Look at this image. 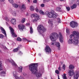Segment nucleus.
<instances>
[{
	"mask_svg": "<svg viewBox=\"0 0 79 79\" xmlns=\"http://www.w3.org/2000/svg\"><path fill=\"white\" fill-rule=\"evenodd\" d=\"M36 11V12H39V9H38V8H36L35 9Z\"/></svg>",
	"mask_w": 79,
	"mask_h": 79,
	"instance_id": "40",
	"label": "nucleus"
},
{
	"mask_svg": "<svg viewBox=\"0 0 79 79\" xmlns=\"http://www.w3.org/2000/svg\"><path fill=\"white\" fill-rule=\"evenodd\" d=\"M60 1H61V2H62V1H63V0H60Z\"/></svg>",
	"mask_w": 79,
	"mask_h": 79,
	"instance_id": "62",
	"label": "nucleus"
},
{
	"mask_svg": "<svg viewBox=\"0 0 79 79\" xmlns=\"http://www.w3.org/2000/svg\"><path fill=\"white\" fill-rule=\"evenodd\" d=\"M59 40L60 41V42L62 43L63 42V37L61 34V33H60V37H59Z\"/></svg>",
	"mask_w": 79,
	"mask_h": 79,
	"instance_id": "11",
	"label": "nucleus"
},
{
	"mask_svg": "<svg viewBox=\"0 0 79 79\" xmlns=\"http://www.w3.org/2000/svg\"><path fill=\"white\" fill-rule=\"evenodd\" d=\"M25 21H26V19H25V18H23L21 21L22 23H24Z\"/></svg>",
	"mask_w": 79,
	"mask_h": 79,
	"instance_id": "31",
	"label": "nucleus"
},
{
	"mask_svg": "<svg viewBox=\"0 0 79 79\" xmlns=\"http://www.w3.org/2000/svg\"><path fill=\"white\" fill-rule=\"evenodd\" d=\"M70 26L72 27H76L77 26V23L74 22V21H72L70 23Z\"/></svg>",
	"mask_w": 79,
	"mask_h": 79,
	"instance_id": "10",
	"label": "nucleus"
},
{
	"mask_svg": "<svg viewBox=\"0 0 79 79\" xmlns=\"http://www.w3.org/2000/svg\"><path fill=\"white\" fill-rule=\"evenodd\" d=\"M22 55V54H23V53H22V52H21L20 51L19 52V55Z\"/></svg>",
	"mask_w": 79,
	"mask_h": 79,
	"instance_id": "52",
	"label": "nucleus"
},
{
	"mask_svg": "<svg viewBox=\"0 0 79 79\" xmlns=\"http://www.w3.org/2000/svg\"><path fill=\"white\" fill-rule=\"evenodd\" d=\"M14 60H13L12 59H10V63H12L13 62H14Z\"/></svg>",
	"mask_w": 79,
	"mask_h": 79,
	"instance_id": "46",
	"label": "nucleus"
},
{
	"mask_svg": "<svg viewBox=\"0 0 79 79\" xmlns=\"http://www.w3.org/2000/svg\"><path fill=\"white\" fill-rule=\"evenodd\" d=\"M56 47H60V43H56Z\"/></svg>",
	"mask_w": 79,
	"mask_h": 79,
	"instance_id": "33",
	"label": "nucleus"
},
{
	"mask_svg": "<svg viewBox=\"0 0 79 79\" xmlns=\"http://www.w3.org/2000/svg\"><path fill=\"white\" fill-rule=\"evenodd\" d=\"M14 76L16 79H23V78L22 77H20L19 78V77L15 74L14 75Z\"/></svg>",
	"mask_w": 79,
	"mask_h": 79,
	"instance_id": "16",
	"label": "nucleus"
},
{
	"mask_svg": "<svg viewBox=\"0 0 79 79\" xmlns=\"http://www.w3.org/2000/svg\"><path fill=\"white\" fill-rule=\"evenodd\" d=\"M30 10L31 11H34L35 9L34 8V7L32 6H31L30 7Z\"/></svg>",
	"mask_w": 79,
	"mask_h": 79,
	"instance_id": "23",
	"label": "nucleus"
},
{
	"mask_svg": "<svg viewBox=\"0 0 79 79\" xmlns=\"http://www.w3.org/2000/svg\"><path fill=\"white\" fill-rule=\"evenodd\" d=\"M58 70L59 71H61V68L60 67H59L58 68Z\"/></svg>",
	"mask_w": 79,
	"mask_h": 79,
	"instance_id": "49",
	"label": "nucleus"
},
{
	"mask_svg": "<svg viewBox=\"0 0 79 79\" xmlns=\"http://www.w3.org/2000/svg\"><path fill=\"white\" fill-rule=\"evenodd\" d=\"M3 48L4 49V50H7L8 49V48H6V46H5L3 45Z\"/></svg>",
	"mask_w": 79,
	"mask_h": 79,
	"instance_id": "43",
	"label": "nucleus"
},
{
	"mask_svg": "<svg viewBox=\"0 0 79 79\" xmlns=\"http://www.w3.org/2000/svg\"><path fill=\"white\" fill-rule=\"evenodd\" d=\"M11 23L15 25L16 24V19H12L10 21Z\"/></svg>",
	"mask_w": 79,
	"mask_h": 79,
	"instance_id": "15",
	"label": "nucleus"
},
{
	"mask_svg": "<svg viewBox=\"0 0 79 79\" xmlns=\"http://www.w3.org/2000/svg\"><path fill=\"white\" fill-rule=\"evenodd\" d=\"M6 74V72L2 71L0 72V76H5V75Z\"/></svg>",
	"mask_w": 79,
	"mask_h": 79,
	"instance_id": "13",
	"label": "nucleus"
},
{
	"mask_svg": "<svg viewBox=\"0 0 79 79\" xmlns=\"http://www.w3.org/2000/svg\"><path fill=\"white\" fill-rule=\"evenodd\" d=\"M73 39L70 38L68 41V43L69 44H73Z\"/></svg>",
	"mask_w": 79,
	"mask_h": 79,
	"instance_id": "20",
	"label": "nucleus"
},
{
	"mask_svg": "<svg viewBox=\"0 0 79 79\" xmlns=\"http://www.w3.org/2000/svg\"><path fill=\"white\" fill-rule=\"evenodd\" d=\"M22 70H23V67H19L18 69V72L19 73H21L22 72Z\"/></svg>",
	"mask_w": 79,
	"mask_h": 79,
	"instance_id": "19",
	"label": "nucleus"
},
{
	"mask_svg": "<svg viewBox=\"0 0 79 79\" xmlns=\"http://www.w3.org/2000/svg\"><path fill=\"white\" fill-rule=\"evenodd\" d=\"M37 63H32L30 64L29 66V70L33 74H36V76L37 77H40L42 76V73L40 72L37 73Z\"/></svg>",
	"mask_w": 79,
	"mask_h": 79,
	"instance_id": "1",
	"label": "nucleus"
},
{
	"mask_svg": "<svg viewBox=\"0 0 79 79\" xmlns=\"http://www.w3.org/2000/svg\"><path fill=\"white\" fill-rule=\"evenodd\" d=\"M2 70V63L0 61V71Z\"/></svg>",
	"mask_w": 79,
	"mask_h": 79,
	"instance_id": "25",
	"label": "nucleus"
},
{
	"mask_svg": "<svg viewBox=\"0 0 79 79\" xmlns=\"http://www.w3.org/2000/svg\"><path fill=\"white\" fill-rule=\"evenodd\" d=\"M12 14L14 16H16V12L15 11L13 12Z\"/></svg>",
	"mask_w": 79,
	"mask_h": 79,
	"instance_id": "42",
	"label": "nucleus"
},
{
	"mask_svg": "<svg viewBox=\"0 0 79 79\" xmlns=\"http://www.w3.org/2000/svg\"><path fill=\"white\" fill-rule=\"evenodd\" d=\"M7 61H8V62H9V63H10V60L9 59H7Z\"/></svg>",
	"mask_w": 79,
	"mask_h": 79,
	"instance_id": "53",
	"label": "nucleus"
},
{
	"mask_svg": "<svg viewBox=\"0 0 79 79\" xmlns=\"http://www.w3.org/2000/svg\"><path fill=\"white\" fill-rule=\"evenodd\" d=\"M30 34H32L33 33V29H32V27H30Z\"/></svg>",
	"mask_w": 79,
	"mask_h": 79,
	"instance_id": "24",
	"label": "nucleus"
},
{
	"mask_svg": "<svg viewBox=\"0 0 79 79\" xmlns=\"http://www.w3.org/2000/svg\"><path fill=\"white\" fill-rule=\"evenodd\" d=\"M55 73L56 74H60V71H59L58 70H55Z\"/></svg>",
	"mask_w": 79,
	"mask_h": 79,
	"instance_id": "32",
	"label": "nucleus"
},
{
	"mask_svg": "<svg viewBox=\"0 0 79 79\" xmlns=\"http://www.w3.org/2000/svg\"><path fill=\"white\" fill-rule=\"evenodd\" d=\"M16 40L20 42L21 41V40H22L21 39V38L20 37H18L17 39Z\"/></svg>",
	"mask_w": 79,
	"mask_h": 79,
	"instance_id": "29",
	"label": "nucleus"
},
{
	"mask_svg": "<svg viewBox=\"0 0 79 79\" xmlns=\"http://www.w3.org/2000/svg\"><path fill=\"white\" fill-rule=\"evenodd\" d=\"M69 69H74V66L72 64H70L69 67Z\"/></svg>",
	"mask_w": 79,
	"mask_h": 79,
	"instance_id": "22",
	"label": "nucleus"
},
{
	"mask_svg": "<svg viewBox=\"0 0 79 79\" xmlns=\"http://www.w3.org/2000/svg\"><path fill=\"white\" fill-rule=\"evenodd\" d=\"M38 31L40 34H44L47 31V29L45 28L42 25H40L37 27Z\"/></svg>",
	"mask_w": 79,
	"mask_h": 79,
	"instance_id": "6",
	"label": "nucleus"
},
{
	"mask_svg": "<svg viewBox=\"0 0 79 79\" xmlns=\"http://www.w3.org/2000/svg\"><path fill=\"white\" fill-rule=\"evenodd\" d=\"M68 74H70L72 76L74 75L73 79H78L79 77V72L78 71H76L75 73L74 72V70L73 69H71L69 70V72L68 73Z\"/></svg>",
	"mask_w": 79,
	"mask_h": 79,
	"instance_id": "4",
	"label": "nucleus"
},
{
	"mask_svg": "<svg viewBox=\"0 0 79 79\" xmlns=\"http://www.w3.org/2000/svg\"><path fill=\"white\" fill-rule=\"evenodd\" d=\"M54 10H52L51 12H49L48 11H46L45 13V15L48 16L49 18H56L58 16V14L56 13H54Z\"/></svg>",
	"mask_w": 79,
	"mask_h": 79,
	"instance_id": "3",
	"label": "nucleus"
},
{
	"mask_svg": "<svg viewBox=\"0 0 79 79\" xmlns=\"http://www.w3.org/2000/svg\"><path fill=\"white\" fill-rule=\"evenodd\" d=\"M23 40H27V39H26V38H23Z\"/></svg>",
	"mask_w": 79,
	"mask_h": 79,
	"instance_id": "56",
	"label": "nucleus"
},
{
	"mask_svg": "<svg viewBox=\"0 0 79 79\" xmlns=\"http://www.w3.org/2000/svg\"><path fill=\"white\" fill-rule=\"evenodd\" d=\"M12 5L13 7L15 8H18V6H19V5H18L16 4L15 3L13 4Z\"/></svg>",
	"mask_w": 79,
	"mask_h": 79,
	"instance_id": "17",
	"label": "nucleus"
},
{
	"mask_svg": "<svg viewBox=\"0 0 79 79\" xmlns=\"http://www.w3.org/2000/svg\"><path fill=\"white\" fill-rule=\"evenodd\" d=\"M44 1L46 2H49L50 1V0H44Z\"/></svg>",
	"mask_w": 79,
	"mask_h": 79,
	"instance_id": "51",
	"label": "nucleus"
},
{
	"mask_svg": "<svg viewBox=\"0 0 79 79\" xmlns=\"http://www.w3.org/2000/svg\"><path fill=\"white\" fill-rule=\"evenodd\" d=\"M54 42H52V45H54Z\"/></svg>",
	"mask_w": 79,
	"mask_h": 79,
	"instance_id": "55",
	"label": "nucleus"
},
{
	"mask_svg": "<svg viewBox=\"0 0 79 79\" xmlns=\"http://www.w3.org/2000/svg\"><path fill=\"white\" fill-rule=\"evenodd\" d=\"M33 3H37V0H35L33 1Z\"/></svg>",
	"mask_w": 79,
	"mask_h": 79,
	"instance_id": "48",
	"label": "nucleus"
},
{
	"mask_svg": "<svg viewBox=\"0 0 79 79\" xmlns=\"http://www.w3.org/2000/svg\"><path fill=\"white\" fill-rule=\"evenodd\" d=\"M77 6V5L76 4H74L73 5V6H71V9H74V8H76Z\"/></svg>",
	"mask_w": 79,
	"mask_h": 79,
	"instance_id": "21",
	"label": "nucleus"
},
{
	"mask_svg": "<svg viewBox=\"0 0 79 79\" xmlns=\"http://www.w3.org/2000/svg\"><path fill=\"white\" fill-rule=\"evenodd\" d=\"M45 50L46 53L47 55H49L51 53V48L49 46L47 45L45 48Z\"/></svg>",
	"mask_w": 79,
	"mask_h": 79,
	"instance_id": "8",
	"label": "nucleus"
},
{
	"mask_svg": "<svg viewBox=\"0 0 79 79\" xmlns=\"http://www.w3.org/2000/svg\"><path fill=\"white\" fill-rule=\"evenodd\" d=\"M18 27L19 28L20 31H23V29L25 27V26L23 25H19Z\"/></svg>",
	"mask_w": 79,
	"mask_h": 79,
	"instance_id": "12",
	"label": "nucleus"
},
{
	"mask_svg": "<svg viewBox=\"0 0 79 79\" xmlns=\"http://www.w3.org/2000/svg\"><path fill=\"white\" fill-rule=\"evenodd\" d=\"M66 9H67L68 11H69L70 10V7H67Z\"/></svg>",
	"mask_w": 79,
	"mask_h": 79,
	"instance_id": "39",
	"label": "nucleus"
},
{
	"mask_svg": "<svg viewBox=\"0 0 79 79\" xmlns=\"http://www.w3.org/2000/svg\"><path fill=\"white\" fill-rule=\"evenodd\" d=\"M9 29L10 31V32L11 34H12V35L13 36V37H16L17 35L15 34V32L14 31L15 30L13 29V28H12L11 27H9Z\"/></svg>",
	"mask_w": 79,
	"mask_h": 79,
	"instance_id": "9",
	"label": "nucleus"
},
{
	"mask_svg": "<svg viewBox=\"0 0 79 79\" xmlns=\"http://www.w3.org/2000/svg\"><path fill=\"white\" fill-rule=\"evenodd\" d=\"M0 29L1 30H2V32H3L5 36L6 37V31H5V30L4 28H3L2 27H0Z\"/></svg>",
	"mask_w": 79,
	"mask_h": 79,
	"instance_id": "14",
	"label": "nucleus"
},
{
	"mask_svg": "<svg viewBox=\"0 0 79 79\" xmlns=\"http://www.w3.org/2000/svg\"><path fill=\"white\" fill-rule=\"evenodd\" d=\"M21 45H19L18 46V47L17 48H18V50H19V48H21Z\"/></svg>",
	"mask_w": 79,
	"mask_h": 79,
	"instance_id": "47",
	"label": "nucleus"
},
{
	"mask_svg": "<svg viewBox=\"0 0 79 79\" xmlns=\"http://www.w3.org/2000/svg\"><path fill=\"white\" fill-rule=\"evenodd\" d=\"M12 64L13 66H15V67H17V64L15 62V61L12 63Z\"/></svg>",
	"mask_w": 79,
	"mask_h": 79,
	"instance_id": "27",
	"label": "nucleus"
},
{
	"mask_svg": "<svg viewBox=\"0 0 79 79\" xmlns=\"http://www.w3.org/2000/svg\"><path fill=\"white\" fill-rule=\"evenodd\" d=\"M5 19L6 21H9V19H8L7 18V17H5Z\"/></svg>",
	"mask_w": 79,
	"mask_h": 79,
	"instance_id": "45",
	"label": "nucleus"
},
{
	"mask_svg": "<svg viewBox=\"0 0 79 79\" xmlns=\"http://www.w3.org/2000/svg\"><path fill=\"white\" fill-rule=\"evenodd\" d=\"M25 74V73H23V75H24V74Z\"/></svg>",
	"mask_w": 79,
	"mask_h": 79,
	"instance_id": "63",
	"label": "nucleus"
},
{
	"mask_svg": "<svg viewBox=\"0 0 79 79\" xmlns=\"http://www.w3.org/2000/svg\"><path fill=\"white\" fill-rule=\"evenodd\" d=\"M0 1L1 2H4L5 1V0H0Z\"/></svg>",
	"mask_w": 79,
	"mask_h": 79,
	"instance_id": "57",
	"label": "nucleus"
},
{
	"mask_svg": "<svg viewBox=\"0 0 79 79\" xmlns=\"http://www.w3.org/2000/svg\"><path fill=\"white\" fill-rule=\"evenodd\" d=\"M59 37V35L56 32H53L49 36L50 39L52 42L56 41Z\"/></svg>",
	"mask_w": 79,
	"mask_h": 79,
	"instance_id": "5",
	"label": "nucleus"
},
{
	"mask_svg": "<svg viewBox=\"0 0 79 79\" xmlns=\"http://www.w3.org/2000/svg\"><path fill=\"white\" fill-rule=\"evenodd\" d=\"M66 74L65 73H64V75L63 76V79H67V78L66 77Z\"/></svg>",
	"mask_w": 79,
	"mask_h": 79,
	"instance_id": "28",
	"label": "nucleus"
},
{
	"mask_svg": "<svg viewBox=\"0 0 79 79\" xmlns=\"http://www.w3.org/2000/svg\"><path fill=\"white\" fill-rule=\"evenodd\" d=\"M31 40H28V42H31Z\"/></svg>",
	"mask_w": 79,
	"mask_h": 79,
	"instance_id": "61",
	"label": "nucleus"
},
{
	"mask_svg": "<svg viewBox=\"0 0 79 79\" xmlns=\"http://www.w3.org/2000/svg\"><path fill=\"white\" fill-rule=\"evenodd\" d=\"M62 67H63V69H64V70H65V68H66V66L65 65V64H64L63 65Z\"/></svg>",
	"mask_w": 79,
	"mask_h": 79,
	"instance_id": "36",
	"label": "nucleus"
},
{
	"mask_svg": "<svg viewBox=\"0 0 79 79\" xmlns=\"http://www.w3.org/2000/svg\"><path fill=\"white\" fill-rule=\"evenodd\" d=\"M18 50V48H16L15 49H14L13 50V52H17Z\"/></svg>",
	"mask_w": 79,
	"mask_h": 79,
	"instance_id": "34",
	"label": "nucleus"
},
{
	"mask_svg": "<svg viewBox=\"0 0 79 79\" xmlns=\"http://www.w3.org/2000/svg\"><path fill=\"white\" fill-rule=\"evenodd\" d=\"M1 52V50H0V53Z\"/></svg>",
	"mask_w": 79,
	"mask_h": 79,
	"instance_id": "64",
	"label": "nucleus"
},
{
	"mask_svg": "<svg viewBox=\"0 0 79 79\" xmlns=\"http://www.w3.org/2000/svg\"><path fill=\"white\" fill-rule=\"evenodd\" d=\"M58 47V50H60V47Z\"/></svg>",
	"mask_w": 79,
	"mask_h": 79,
	"instance_id": "54",
	"label": "nucleus"
},
{
	"mask_svg": "<svg viewBox=\"0 0 79 79\" xmlns=\"http://www.w3.org/2000/svg\"><path fill=\"white\" fill-rule=\"evenodd\" d=\"M4 37V36H3V35L2 34L0 35V39H3Z\"/></svg>",
	"mask_w": 79,
	"mask_h": 79,
	"instance_id": "35",
	"label": "nucleus"
},
{
	"mask_svg": "<svg viewBox=\"0 0 79 79\" xmlns=\"http://www.w3.org/2000/svg\"><path fill=\"white\" fill-rule=\"evenodd\" d=\"M26 40L27 42H29V40Z\"/></svg>",
	"mask_w": 79,
	"mask_h": 79,
	"instance_id": "60",
	"label": "nucleus"
},
{
	"mask_svg": "<svg viewBox=\"0 0 79 79\" xmlns=\"http://www.w3.org/2000/svg\"><path fill=\"white\" fill-rule=\"evenodd\" d=\"M28 2H30V0H27Z\"/></svg>",
	"mask_w": 79,
	"mask_h": 79,
	"instance_id": "59",
	"label": "nucleus"
},
{
	"mask_svg": "<svg viewBox=\"0 0 79 79\" xmlns=\"http://www.w3.org/2000/svg\"><path fill=\"white\" fill-rule=\"evenodd\" d=\"M27 25H30V23H27Z\"/></svg>",
	"mask_w": 79,
	"mask_h": 79,
	"instance_id": "58",
	"label": "nucleus"
},
{
	"mask_svg": "<svg viewBox=\"0 0 79 79\" xmlns=\"http://www.w3.org/2000/svg\"><path fill=\"white\" fill-rule=\"evenodd\" d=\"M66 32L67 33H68V34H69V29H66Z\"/></svg>",
	"mask_w": 79,
	"mask_h": 79,
	"instance_id": "41",
	"label": "nucleus"
},
{
	"mask_svg": "<svg viewBox=\"0 0 79 79\" xmlns=\"http://www.w3.org/2000/svg\"><path fill=\"white\" fill-rule=\"evenodd\" d=\"M22 9H24V10L26 9V5L23 4L22 6Z\"/></svg>",
	"mask_w": 79,
	"mask_h": 79,
	"instance_id": "26",
	"label": "nucleus"
},
{
	"mask_svg": "<svg viewBox=\"0 0 79 79\" xmlns=\"http://www.w3.org/2000/svg\"><path fill=\"white\" fill-rule=\"evenodd\" d=\"M9 2L10 3H13V0H8Z\"/></svg>",
	"mask_w": 79,
	"mask_h": 79,
	"instance_id": "38",
	"label": "nucleus"
},
{
	"mask_svg": "<svg viewBox=\"0 0 79 79\" xmlns=\"http://www.w3.org/2000/svg\"><path fill=\"white\" fill-rule=\"evenodd\" d=\"M39 12L40 13V14H42V15H44L45 14V13L42 11V10H40L39 11Z\"/></svg>",
	"mask_w": 79,
	"mask_h": 79,
	"instance_id": "30",
	"label": "nucleus"
},
{
	"mask_svg": "<svg viewBox=\"0 0 79 79\" xmlns=\"http://www.w3.org/2000/svg\"><path fill=\"white\" fill-rule=\"evenodd\" d=\"M31 18H35V19L32 20L33 23H35L39 19V15H38L37 14H34L31 15Z\"/></svg>",
	"mask_w": 79,
	"mask_h": 79,
	"instance_id": "7",
	"label": "nucleus"
},
{
	"mask_svg": "<svg viewBox=\"0 0 79 79\" xmlns=\"http://www.w3.org/2000/svg\"><path fill=\"white\" fill-rule=\"evenodd\" d=\"M41 7H44L45 6V4H42L41 5Z\"/></svg>",
	"mask_w": 79,
	"mask_h": 79,
	"instance_id": "44",
	"label": "nucleus"
},
{
	"mask_svg": "<svg viewBox=\"0 0 79 79\" xmlns=\"http://www.w3.org/2000/svg\"><path fill=\"white\" fill-rule=\"evenodd\" d=\"M57 21L58 23H61V20H60V19L59 18L57 19Z\"/></svg>",
	"mask_w": 79,
	"mask_h": 79,
	"instance_id": "37",
	"label": "nucleus"
},
{
	"mask_svg": "<svg viewBox=\"0 0 79 79\" xmlns=\"http://www.w3.org/2000/svg\"><path fill=\"white\" fill-rule=\"evenodd\" d=\"M73 38V44L74 45H77L79 43L78 39H79V32L77 31H74L73 32V35H71L70 36L71 39L72 37Z\"/></svg>",
	"mask_w": 79,
	"mask_h": 79,
	"instance_id": "2",
	"label": "nucleus"
},
{
	"mask_svg": "<svg viewBox=\"0 0 79 79\" xmlns=\"http://www.w3.org/2000/svg\"><path fill=\"white\" fill-rule=\"evenodd\" d=\"M56 10L57 11H59V12H62L63 10H61V8L60 7H57L56 8Z\"/></svg>",
	"mask_w": 79,
	"mask_h": 79,
	"instance_id": "18",
	"label": "nucleus"
},
{
	"mask_svg": "<svg viewBox=\"0 0 79 79\" xmlns=\"http://www.w3.org/2000/svg\"><path fill=\"white\" fill-rule=\"evenodd\" d=\"M68 75H69V78H71V76H72V75H70V74H68Z\"/></svg>",
	"mask_w": 79,
	"mask_h": 79,
	"instance_id": "50",
	"label": "nucleus"
}]
</instances>
